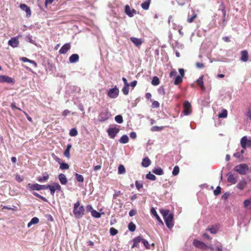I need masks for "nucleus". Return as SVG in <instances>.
I'll list each match as a JSON object with an SVG mask.
<instances>
[{
	"label": "nucleus",
	"instance_id": "53",
	"mask_svg": "<svg viewBox=\"0 0 251 251\" xmlns=\"http://www.w3.org/2000/svg\"><path fill=\"white\" fill-rule=\"evenodd\" d=\"M157 91H158V94H159L160 95H162V96H164L165 95V92L164 88L163 87H160L158 89Z\"/></svg>",
	"mask_w": 251,
	"mask_h": 251
},
{
	"label": "nucleus",
	"instance_id": "59",
	"mask_svg": "<svg viewBox=\"0 0 251 251\" xmlns=\"http://www.w3.org/2000/svg\"><path fill=\"white\" fill-rule=\"evenodd\" d=\"M64 155L65 156H66L68 158H69L70 157V151L68 150H65V151L64 152Z\"/></svg>",
	"mask_w": 251,
	"mask_h": 251
},
{
	"label": "nucleus",
	"instance_id": "45",
	"mask_svg": "<svg viewBox=\"0 0 251 251\" xmlns=\"http://www.w3.org/2000/svg\"><path fill=\"white\" fill-rule=\"evenodd\" d=\"M160 213H161L162 215L163 216V218L167 217L169 215V210L168 209H161L160 210Z\"/></svg>",
	"mask_w": 251,
	"mask_h": 251
},
{
	"label": "nucleus",
	"instance_id": "7",
	"mask_svg": "<svg viewBox=\"0 0 251 251\" xmlns=\"http://www.w3.org/2000/svg\"><path fill=\"white\" fill-rule=\"evenodd\" d=\"M173 218L174 214L170 213L168 216L164 218L166 225L169 228H171L174 226Z\"/></svg>",
	"mask_w": 251,
	"mask_h": 251
},
{
	"label": "nucleus",
	"instance_id": "13",
	"mask_svg": "<svg viewBox=\"0 0 251 251\" xmlns=\"http://www.w3.org/2000/svg\"><path fill=\"white\" fill-rule=\"evenodd\" d=\"M8 44L9 46L12 47L13 48L17 47L19 44L18 37H12L10 40L8 41Z\"/></svg>",
	"mask_w": 251,
	"mask_h": 251
},
{
	"label": "nucleus",
	"instance_id": "49",
	"mask_svg": "<svg viewBox=\"0 0 251 251\" xmlns=\"http://www.w3.org/2000/svg\"><path fill=\"white\" fill-rule=\"evenodd\" d=\"M129 86H124L122 89V92L125 95H127L129 93Z\"/></svg>",
	"mask_w": 251,
	"mask_h": 251
},
{
	"label": "nucleus",
	"instance_id": "29",
	"mask_svg": "<svg viewBox=\"0 0 251 251\" xmlns=\"http://www.w3.org/2000/svg\"><path fill=\"white\" fill-rule=\"evenodd\" d=\"M152 172L155 175H159V176L162 175L164 174L163 169H161L160 167H157V168H154L152 170Z\"/></svg>",
	"mask_w": 251,
	"mask_h": 251
},
{
	"label": "nucleus",
	"instance_id": "11",
	"mask_svg": "<svg viewBox=\"0 0 251 251\" xmlns=\"http://www.w3.org/2000/svg\"><path fill=\"white\" fill-rule=\"evenodd\" d=\"M183 113L184 115L187 116L191 113V105L188 101H185L183 103Z\"/></svg>",
	"mask_w": 251,
	"mask_h": 251
},
{
	"label": "nucleus",
	"instance_id": "34",
	"mask_svg": "<svg viewBox=\"0 0 251 251\" xmlns=\"http://www.w3.org/2000/svg\"><path fill=\"white\" fill-rule=\"evenodd\" d=\"M197 82L198 84L202 88L204 89L203 81V75L201 76L197 80Z\"/></svg>",
	"mask_w": 251,
	"mask_h": 251
},
{
	"label": "nucleus",
	"instance_id": "52",
	"mask_svg": "<svg viewBox=\"0 0 251 251\" xmlns=\"http://www.w3.org/2000/svg\"><path fill=\"white\" fill-rule=\"evenodd\" d=\"M221 192V188L218 186L216 187V189L214 191V194L215 196L219 195Z\"/></svg>",
	"mask_w": 251,
	"mask_h": 251
},
{
	"label": "nucleus",
	"instance_id": "9",
	"mask_svg": "<svg viewBox=\"0 0 251 251\" xmlns=\"http://www.w3.org/2000/svg\"><path fill=\"white\" fill-rule=\"evenodd\" d=\"M119 93V89L117 87L115 86L114 88L110 89L108 91L107 95L111 99H115L118 96Z\"/></svg>",
	"mask_w": 251,
	"mask_h": 251
},
{
	"label": "nucleus",
	"instance_id": "48",
	"mask_svg": "<svg viewBox=\"0 0 251 251\" xmlns=\"http://www.w3.org/2000/svg\"><path fill=\"white\" fill-rule=\"evenodd\" d=\"M69 168V166L67 163L62 162L60 164V169L61 170H67Z\"/></svg>",
	"mask_w": 251,
	"mask_h": 251
},
{
	"label": "nucleus",
	"instance_id": "44",
	"mask_svg": "<svg viewBox=\"0 0 251 251\" xmlns=\"http://www.w3.org/2000/svg\"><path fill=\"white\" fill-rule=\"evenodd\" d=\"M135 186L137 190H139L143 187V183L141 181L136 180L135 181Z\"/></svg>",
	"mask_w": 251,
	"mask_h": 251
},
{
	"label": "nucleus",
	"instance_id": "22",
	"mask_svg": "<svg viewBox=\"0 0 251 251\" xmlns=\"http://www.w3.org/2000/svg\"><path fill=\"white\" fill-rule=\"evenodd\" d=\"M79 60V55L77 54H73L69 57V61L71 63L77 62Z\"/></svg>",
	"mask_w": 251,
	"mask_h": 251
},
{
	"label": "nucleus",
	"instance_id": "2",
	"mask_svg": "<svg viewBox=\"0 0 251 251\" xmlns=\"http://www.w3.org/2000/svg\"><path fill=\"white\" fill-rule=\"evenodd\" d=\"M249 170L246 164H240L234 168V170L241 175H246Z\"/></svg>",
	"mask_w": 251,
	"mask_h": 251
},
{
	"label": "nucleus",
	"instance_id": "5",
	"mask_svg": "<svg viewBox=\"0 0 251 251\" xmlns=\"http://www.w3.org/2000/svg\"><path fill=\"white\" fill-rule=\"evenodd\" d=\"M27 187L28 188L31 190H45L47 189V185H40L38 184L37 183L35 184H31L28 183L27 184Z\"/></svg>",
	"mask_w": 251,
	"mask_h": 251
},
{
	"label": "nucleus",
	"instance_id": "8",
	"mask_svg": "<svg viewBox=\"0 0 251 251\" xmlns=\"http://www.w3.org/2000/svg\"><path fill=\"white\" fill-rule=\"evenodd\" d=\"M120 131L119 128L114 126L108 128L107 130V132L108 133V136L111 139H114L117 134Z\"/></svg>",
	"mask_w": 251,
	"mask_h": 251
},
{
	"label": "nucleus",
	"instance_id": "41",
	"mask_svg": "<svg viewBox=\"0 0 251 251\" xmlns=\"http://www.w3.org/2000/svg\"><path fill=\"white\" fill-rule=\"evenodd\" d=\"M115 120L118 124H122L123 122V117L121 115L115 116Z\"/></svg>",
	"mask_w": 251,
	"mask_h": 251
},
{
	"label": "nucleus",
	"instance_id": "12",
	"mask_svg": "<svg viewBox=\"0 0 251 251\" xmlns=\"http://www.w3.org/2000/svg\"><path fill=\"white\" fill-rule=\"evenodd\" d=\"M193 244L194 246H195L196 248L200 249H203L205 248L208 249V246L206 245L205 244L203 243L201 241H200L198 240H194L193 242Z\"/></svg>",
	"mask_w": 251,
	"mask_h": 251
},
{
	"label": "nucleus",
	"instance_id": "16",
	"mask_svg": "<svg viewBox=\"0 0 251 251\" xmlns=\"http://www.w3.org/2000/svg\"><path fill=\"white\" fill-rule=\"evenodd\" d=\"M208 249H210L211 251H223L222 245L218 242L212 246H208Z\"/></svg>",
	"mask_w": 251,
	"mask_h": 251
},
{
	"label": "nucleus",
	"instance_id": "56",
	"mask_svg": "<svg viewBox=\"0 0 251 251\" xmlns=\"http://www.w3.org/2000/svg\"><path fill=\"white\" fill-rule=\"evenodd\" d=\"M160 104L157 101H153L152 103V106L153 108H158L159 107Z\"/></svg>",
	"mask_w": 251,
	"mask_h": 251
},
{
	"label": "nucleus",
	"instance_id": "27",
	"mask_svg": "<svg viewBox=\"0 0 251 251\" xmlns=\"http://www.w3.org/2000/svg\"><path fill=\"white\" fill-rule=\"evenodd\" d=\"M248 59V53L246 50H243L241 52V60L243 62L247 61Z\"/></svg>",
	"mask_w": 251,
	"mask_h": 251
},
{
	"label": "nucleus",
	"instance_id": "51",
	"mask_svg": "<svg viewBox=\"0 0 251 251\" xmlns=\"http://www.w3.org/2000/svg\"><path fill=\"white\" fill-rule=\"evenodd\" d=\"M163 129L162 126H153L151 128L152 131H158Z\"/></svg>",
	"mask_w": 251,
	"mask_h": 251
},
{
	"label": "nucleus",
	"instance_id": "37",
	"mask_svg": "<svg viewBox=\"0 0 251 251\" xmlns=\"http://www.w3.org/2000/svg\"><path fill=\"white\" fill-rule=\"evenodd\" d=\"M146 177L147 179L151 180H152V181L156 180V176L154 175L151 174V173L147 174L146 175Z\"/></svg>",
	"mask_w": 251,
	"mask_h": 251
},
{
	"label": "nucleus",
	"instance_id": "6",
	"mask_svg": "<svg viewBox=\"0 0 251 251\" xmlns=\"http://www.w3.org/2000/svg\"><path fill=\"white\" fill-rule=\"evenodd\" d=\"M111 114L107 110H103L101 111L99 115L98 120L100 122H104L108 120Z\"/></svg>",
	"mask_w": 251,
	"mask_h": 251
},
{
	"label": "nucleus",
	"instance_id": "38",
	"mask_svg": "<svg viewBox=\"0 0 251 251\" xmlns=\"http://www.w3.org/2000/svg\"><path fill=\"white\" fill-rule=\"evenodd\" d=\"M126 173V169L124 165H120L118 167V174H124Z\"/></svg>",
	"mask_w": 251,
	"mask_h": 251
},
{
	"label": "nucleus",
	"instance_id": "20",
	"mask_svg": "<svg viewBox=\"0 0 251 251\" xmlns=\"http://www.w3.org/2000/svg\"><path fill=\"white\" fill-rule=\"evenodd\" d=\"M197 17V14L194 11L192 10L191 13H189L188 14L187 17V22L189 23H192L194 19Z\"/></svg>",
	"mask_w": 251,
	"mask_h": 251
},
{
	"label": "nucleus",
	"instance_id": "4",
	"mask_svg": "<svg viewBox=\"0 0 251 251\" xmlns=\"http://www.w3.org/2000/svg\"><path fill=\"white\" fill-rule=\"evenodd\" d=\"M47 189H49L50 192V194L53 196L55 191H61V187L58 183L54 182L52 185H47Z\"/></svg>",
	"mask_w": 251,
	"mask_h": 251
},
{
	"label": "nucleus",
	"instance_id": "43",
	"mask_svg": "<svg viewBox=\"0 0 251 251\" xmlns=\"http://www.w3.org/2000/svg\"><path fill=\"white\" fill-rule=\"evenodd\" d=\"M75 178L78 182H82L84 181L83 176L81 175L76 173L75 175Z\"/></svg>",
	"mask_w": 251,
	"mask_h": 251
},
{
	"label": "nucleus",
	"instance_id": "26",
	"mask_svg": "<svg viewBox=\"0 0 251 251\" xmlns=\"http://www.w3.org/2000/svg\"><path fill=\"white\" fill-rule=\"evenodd\" d=\"M151 160L150 159L147 157L144 158H143L142 162V165L144 167H149L151 164Z\"/></svg>",
	"mask_w": 251,
	"mask_h": 251
},
{
	"label": "nucleus",
	"instance_id": "1",
	"mask_svg": "<svg viewBox=\"0 0 251 251\" xmlns=\"http://www.w3.org/2000/svg\"><path fill=\"white\" fill-rule=\"evenodd\" d=\"M85 209L83 206H80V202L77 201L74 204L73 213L77 219L81 218L84 214Z\"/></svg>",
	"mask_w": 251,
	"mask_h": 251
},
{
	"label": "nucleus",
	"instance_id": "63",
	"mask_svg": "<svg viewBox=\"0 0 251 251\" xmlns=\"http://www.w3.org/2000/svg\"><path fill=\"white\" fill-rule=\"evenodd\" d=\"M130 137L131 138L135 139L137 137L136 133L135 132H131L130 133Z\"/></svg>",
	"mask_w": 251,
	"mask_h": 251
},
{
	"label": "nucleus",
	"instance_id": "21",
	"mask_svg": "<svg viewBox=\"0 0 251 251\" xmlns=\"http://www.w3.org/2000/svg\"><path fill=\"white\" fill-rule=\"evenodd\" d=\"M142 237L141 236H139L134 238L133 239V244L132 246V248H134L135 247H139V243L141 242Z\"/></svg>",
	"mask_w": 251,
	"mask_h": 251
},
{
	"label": "nucleus",
	"instance_id": "32",
	"mask_svg": "<svg viewBox=\"0 0 251 251\" xmlns=\"http://www.w3.org/2000/svg\"><path fill=\"white\" fill-rule=\"evenodd\" d=\"M227 116V110L225 109H223L221 111V112L219 114L218 117L220 118H225Z\"/></svg>",
	"mask_w": 251,
	"mask_h": 251
},
{
	"label": "nucleus",
	"instance_id": "42",
	"mask_svg": "<svg viewBox=\"0 0 251 251\" xmlns=\"http://www.w3.org/2000/svg\"><path fill=\"white\" fill-rule=\"evenodd\" d=\"M141 242H142L144 246L147 249H150V245L149 244L148 241L147 240H146V239L143 238L142 237Z\"/></svg>",
	"mask_w": 251,
	"mask_h": 251
},
{
	"label": "nucleus",
	"instance_id": "36",
	"mask_svg": "<svg viewBox=\"0 0 251 251\" xmlns=\"http://www.w3.org/2000/svg\"><path fill=\"white\" fill-rule=\"evenodd\" d=\"M91 214L93 217L97 218H99L101 216V213H100V212H98L97 211H96L95 210H93L91 211Z\"/></svg>",
	"mask_w": 251,
	"mask_h": 251
},
{
	"label": "nucleus",
	"instance_id": "46",
	"mask_svg": "<svg viewBox=\"0 0 251 251\" xmlns=\"http://www.w3.org/2000/svg\"><path fill=\"white\" fill-rule=\"evenodd\" d=\"M77 134V131L75 128L71 129L69 133L70 135L72 137L76 136Z\"/></svg>",
	"mask_w": 251,
	"mask_h": 251
},
{
	"label": "nucleus",
	"instance_id": "40",
	"mask_svg": "<svg viewBox=\"0 0 251 251\" xmlns=\"http://www.w3.org/2000/svg\"><path fill=\"white\" fill-rule=\"evenodd\" d=\"M206 230L209 231L212 234H216L217 232L218 228L216 227L212 226L207 228Z\"/></svg>",
	"mask_w": 251,
	"mask_h": 251
},
{
	"label": "nucleus",
	"instance_id": "3",
	"mask_svg": "<svg viewBox=\"0 0 251 251\" xmlns=\"http://www.w3.org/2000/svg\"><path fill=\"white\" fill-rule=\"evenodd\" d=\"M240 144L243 149L251 148V138L247 136H243L240 140Z\"/></svg>",
	"mask_w": 251,
	"mask_h": 251
},
{
	"label": "nucleus",
	"instance_id": "18",
	"mask_svg": "<svg viewBox=\"0 0 251 251\" xmlns=\"http://www.w3.org/2000/svg\"><path fill=\"white\" fill-rule=\"evenodd\" d=\"M71 48L70 43H66L64 44L59 50V52L60 54H65Z\"/></svg>",
	"mask_w": 251,
	"mask_h": 251
},
{
	"label": "nucleus",
	"instance_id": "39",
	"mask_svg": "<svg viewBox=\"0 0 251 251\" xmlns=\"http://www.w3.org/2000/svg\"><path fill=\"white\" fill-rule=\"evenodd\" d=\"M182 81V77L181 76L177 75L176 76L174 81L175 85H177Z\"/></svg>",
	"mask_w": 251,
	"mask_h": 251
},
{
	"label": "nucleus",
	"instance_id": "31",
	"mask_svg": "<svg viewBox=\"0 0 251 251\" xmlns=\"http://www.w3.org/2000/svg\"><path fill=\"white\" fill-rule=\"evenodd\" d=\"M129 141L128 137L126 135H123L119 140V142L122 144H126Z\"/></svg>",
	"mask_w": 251,
	"mask_h": 251
},
{
	"label": "nucleus",
	"instance_id": "17",
	"mask_svg": "<svg viewBox=\"0 0 251 251\" xmlns=\"http://www.w3.org/2000/svg\"><path fill=\"white\" fill-rule=\"evenodd\" d=\"M20 7L22 10L26 12V16L29 17L31 16V12L30 8L25 4H21Z\"/></svg>",
	"mask_w": 251,
	"mask_h": 251
},
{
	"label": "nucleus",
	"instance_id": "28",
	"mask_svg": "<svg viewBox=\"0 0 251 251\" xmlns=\"http://www.w3.org/2000/svg\"><path fill=\"white\" fill-rule=\"evenodd\" d=\"M247 185V182L245 180L243 179L241 180L237 185V188L241 190L244 189Z\"/></svg>",
	"mask_w": 251,
	"mask_h": 251
},
{
	"label": "nucleus",
	"instance_id": "30",
	"mask_svg": "<svg viewBox=\"0 0 251 251\" xmlns=\"http://www.w3.org/2000/svg\"><path fill=\"white\" fill-rule=\"evenodd\" d=\"M151 0H147L145 1L143 3H142L141 5V7L144 10H148L150 7V5L151 3Z\"/></svg>",
	"mask_w": 251,
	"mask_h": 251
},
{
	"label": "nucleus",
	"instance_id": "35",
	"mask_svg": "<svg viewBox=\"0 0 251 251\" xmlns=\"http://www.w3.org/2000/svg\"><path fill=\"white\" fill-rule=\"evenodd\" d=\"M128 228L130 231L133 232L136 229V226L133 222H130L128 225Z\"/></svg>",
	"mask_w": 251,
	"mask_h": 251
},
{
	"label": "nucleus",
	"instance_id": "19",
	"mask_svg": "<svg viewBox=\"0 0 251 251\" xmlns=\"http://www.w3.org/2000/svg\"><path fill=\"white\" fill-rule=\"evenodd\" d=\"M130 40L136 47L141 45L143 43V40L141 38L131 37L130 38Z\"/></svg>",
	"mask_w": 251,
	"mask_h": 251
},
{
	"label": "nucleus",
	"instance_id": "50",
	"mask_svg": "<svg viewBox=\"0 0 251 251\" xmlns=\"http://www.w3.org/2000/svg\"><path fill=\"white\" fill-rule=\"evenodd\" d=\"M110 233L112 236L116 235L118 233V230L114 227H111L110 228Z\"/></svg>",
	"mask_w": 251,
	"mask_h": 251
},
{
	"label": "nucleus",
	"instance_id": "25",
	"mask_svg": "<svg viewBox=\"0 0 251 251\" xmlns=\"http://www.w3.org/2000/svg\"><path fill=\"white\" fill-rule=\"evenodd\" d=\"M151 214L156 218V219H157V220L158 222L163 224V222H162L161 219H160V217L157 214V212L156 211L155 209L153 207L151 208Z\"/></svg>",
	"mask_w": 251,
	"mask_h": 251
},
{
	"label": "nucleus",
	"instance_id": "61",
	"mask_svg": "<svg viewBox=\"0 0 251 251\" xmlns=\"http://www.w3.org/2000/svg\"><path fill=\"white\" fill-rule=\"evenodd\" d=\"M136 211L135 210L132 209L129 211V215L130 217H132V216H134L136 214Z\"/></svg>",
	"mask_w": 251,
	"mask_h": 251
},
{
	"label": "nucleus",
	"instance_id": "14",
	"mask_svg": "<svg viewBox=\"0 0 251 251\" xmlns=\"http://www.w3.org/2000/svg\"><path fill=\"white\" fill-rule=\"evenodd\" d=\"M125 12L129 17H132L136 14V11L134 9H131L128 5L125 6Z\"/></svg>",
	"mask_w": 251,
	"mask_h": 251
},
{
	"label": "nucleus",
	"instance_id": "54",
	"mask_svg": "<svg viewBox=\"0 0 251 251\" xmlns=\"http://www.w3.org/2000/svg\"><path fill=\"white\" fill-rule=\"evenodd\" d=\"M251 204V201L249 199L245 200L244 202V205L245 207H248Z\"/></svg>",
	"mask_w": 251,
	"mask_h": 251
},
{
	"label": "nucleus",
	"instance_id": "58",
	"mask_svg": "<svg viewBox=\"0 0 251 251\" xmlns=\"http://www.w3.org/2000/svg\"><path fill=\"white\" fill-rule=\"evenodd\" d=\"M15 178H16V180L18 182H21L23 181V180H24V178H23V177L21 176H19V175H17V176H16Z\"/></svg>",
	"mask_w": 251,
	"mask_h": 251
},
{
	"label": "nucleus",
	"instance_id": "15",
	"mask_svg": "<svg viewBox=\"0 0 251 251\" xmlns=\"http://www.w3.org/2000/svg\"><path fill=\"white\" fill-rule=\"evenodd\" d=\"M228 182L234 184L237 182V176H234L231 173H228L227 174Z\"/></svg>",
	"mask_w": 251,
	"mask_h": 251
},
{
	"label": "nucleus",
	"instance_id": "60",
	"mask_svg": "<svg viewBox=\"0 0 251 251\" xmlns=\"http://www.w3.org/2000/svg\"><path fill=\"white\" fill-rule=\"evenodd\" d=\"M196 66L199 69H202L204 68V64L201 63L197 62L196 63Z\"/></svg>",
	"mask_w": 251,
	"mask_h": 251
},
{
	"label": "nucleus",
	"instance_id": "62",
	"mask_svg": "<svg viewBox=\"0 0 251 251\" xmlns=\"http://www.w3.org/2000/svg\"><path fill=\"white\" fill-rule=\"evenodd\" d=\"M137 83V81L136 80H134L132 81L130 83H129V86H130L133 88L135 87Z\"/></svg>",
	"mask_w": 251,
	"mask_h": 251
},
{
	"label": "nucleus",
	"instance_id": "24",
	"mask_svg": "<svg viewBox=\"0 0 251 251\" xmlns=\"http://www.w3.org/2000/svg\"><path fill=\"white\" fill-rule=\"evenodd\" d=\"M58 178L61 184L65 185L67 182V179L65 175L60 174L58 176Z\"/></svg>",
	"mask_w": 251,
	"mask_h": 251
},
{
	"label": "nucleus",
	"instance_id": "64",
	"mask_svg": "<svg viewBox=\"0 0 251 251\" xmlns=\"http://www.w3.org/2000/svg\"><path fill=\"white\" fill-rule=\"evenodd\" d=\"M233 156L237 158H240L242 156V155L240 153L239 151H237V152L234 153V154H233Z\"/></svg>",
	"mask_w": 251,
	"mask_h": 251
},
{
	"label": "nucleus",
	"instance_id": "10",
	"mask_svg": "<svg viewBox=\"0 0 251 251\" xmlns=\"http://www.w3.org/2000/svg\"><path fill=\"white\" fill-rule=\"evenodd\" d=\"M0 83H7L9 84H14V79L7 75H0Z\"/></svg>",
	"mask_w": 251,
	"mask_h": 251
},
{
	"label": "nucleus",
	"instance_id": "55",
	"mask_svg": "<svg viewBox=\"0 0 251 251\" xmlns=\"http://www.w3.org/2000/svg\"><path fill=\"white\" fill-rule=\"evenodd\" d=\"M39 221V220L38 218L37 217H33L31 219V220H30V222L32 223V224L33 225V224H37Z\"/></svg>",
	"mask_w": 251,
	"mask_h": 251
},
{
	"label": "nucleus",
	"instance_id": "57",
	"mask_svg": "<svg viewBox=\"0 0 251 251\" xmlns=\"http://www.w3.org/2000/svg\"><path fill=\"white\" fill-rule=\"evenodd\" d=\"M26 40L31 43L34 44V41L32 39V36L28 35L26 37Z\"/></svg>",
	"mask_w": 251,
	"mask_h": 251
},
{
	"label": "nucleus",
	"instance_id": "47",
	"mask_svg": "<svg viewBox=\"0 0 251 251\" xmlns=\"http://www.w3.org/2000/svg\"><path fill=\"white\" fill-rule=\"evenodd\" d=\"M179 172V168L178 166H176L173 170L172 174L173 176H176L178 174Z\"/></svg>",
	"mask_w": 251,
	"mask_h": 251
},
{
	"label": "nucleus",
	"instance_id": "33",
	"mask_svg": "<svg viewBox=\"0 0 251 251\" xmlns=\"http://www.w3.org/2000/svg\"><path fill=\"white\" fill-rule=\"evenodd\" d=\"M160 83L159 79L157 76H153L151 80V84L154 86L158 85Z\"/></svg>",
	"mask_w": 251,
	"mask_h": 251
},
{
	"label": "nucleus",
	"instance_id": "23",
	"mask_svg": "<svg viewBox=\"0 0 251 251\" xmlns=\"http://www.w3.org/2000/svg\"><path fill=\"white\" fill-rule=\"evenodd\" d=\"M49 178V176L47 173H44L42 176H39L37 178V180L40 182H44L47 181Z\"/></svg>",
	"mask_w": 251,
	"mask_h": 251
}]
</instances>
